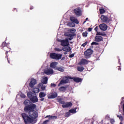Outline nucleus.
I'll return each instance as SVG.
<instances>
[{"label":"nucleus","instance_id":"nucleus-1","mask_svg":"<svg viewBox=\"0 0 124 124\" xmlns=\"http://www.w3.org/2000/svg\"><path fill=\"white\" fill-rule=\"evenodd\" d=\"M21 117L25 124H34L37 122V120L31 118V117L29 116V114L26 113H22L21 114Z\"/></svg>","mask_w":124,"mask_h":124},{"label":"nucleus","instance_id":"nucleus-2","mask_svg":"<svg viewBox=\"0 0 124 124\" xmlns=\"http://www.w3.org/2000/svg\"><path fill=\"white\" fill-rule=\"evenodd\" d=\"M1 47H2V48L4 49V50L5 51V55H6V59H7V61L8 63H10V61H9V60H8V53H10L11 51V49L7 46V44L6 43V42H3L1 45Z\"/></svg>","mask_w":124,"mask_h":124},{"label":"nucleus","instance_id":"nucleus-3","mask_svg":"<svg viewBox=\"0 0 124 124\" xmlns=\"http://www.w3.org/2000/svg\"><path fill=\"white\" fill-rule=\"evenodd\" d=\"M58 102L60 104H62V108H69L70 107H72V103L71 102H66L62 100V98H60L58 99Z\"/></svg>","mask_w":124,"mask_h":124},{"label":"nucleus","instance_id":"nucleus-4","mask_svg":"<svg viewBox=\"0 0 124 124\" xmlns=\"http://www.w3.org/2000/svg\"><path fill=\"white\" fill-rule=\"evenodd\" d=\"M36 108V105L35 104H31V105H28L24 107V111L26 113H31V111H33Z\"/></svg>","mask_w":124,"mask_h":124},{"label":"nucleus","instance_id":"nucleus-5","mask_svg":"<svg viewBox=\"0 0 124 124\" xmlns=\"http://www.w3.org/2000/svg\"><path fill=\"white\" fill-rule=\"evenodd\" d=\"M63 79L60 81V83L58 84V87L60 86H62V85H63V84H68L69 82V79L70 80H72V77L70 76H64Z\"/></svg>","mask_w":124,"mask_h":124},{"label":"nucleus","instance_id":"nucleus-6","mask_svg":"<svg viewBox=\"0 0 124 124\" xmlns=\"http://www.w3.org/2000/svg\"><path fill=\"white\" fill-rule=\"evenodd\" d=\"M27 96L33 103L38 102V98H37V96L34 94H32V93H27Z\"/></svg>","mask_w":124,"mask_h":124},{"label":"nucleus","instance_id":"nucleus-7","mask_svg":"<svg viewBox=\"0 0 124 124\" xmlns=\"http://www.w3.org/2000/svg\"><path fill=\"white\" fill-rule=\"evenodd\" d=\"M49 57L50 59H53V60H61L62 57V54L52 52L50 54Z\"/></svg>","mask_w":124,"mask_h":124},{"label":"nucleus","instance_id":"nucleus-8","mask_svg":"<svg viewBox=\"0 0 124 124\" xmlns=\"http://www.w3.org/2000/svg\"><path fill=\"white\" fill-rule=\"evenodd\" d=\"M100 19L103 23H106V24H109V23L112 21V20L109 18L108 16L103 15L101 16Z\"/></svg>","mask_w":124,"mask_h":124},{"label":"nucleus","instance_id":"nucleus-9","mask_svg":"<svg viewBox=\"0 0 124 124\" xmlns=\"http://www.w3.org/2000/svg\"><path fill=\"white\" fill-rule=\"evenodd\" d=\"M93 52V50L91 48L87 49V50L84 52V57L85 59H90Z\"/></svg>","mask_w":124,"mask_h":124},{"label":"nucleus","instance_id":"nucleus-10","mask_svg":"<svg viewBox=\"0 0 124 124\" xmlns=\"http://www.w3.org/2000/svg\"><path fill=\"white\" fill-rule=\"evenodd\" d=\"M29 115L30 117H31V119H33V120H35V119L38 117V113L34 110L29 112Z\"/></svg>","mask_w":124,"mask_h":124},{"label":"nucleus","instance_id":"nucleus-11","mask_svg":"<svg viewBox=\"0 0 124 124\" xmlns=\"http://www.w3.org/2000/svg\"><path fill=\"white\" fill-rule=\"evenodd\" d=\"M74 12L77 17H80L82 16V10L80 8L75 9Z\"/></svg>","mask_w":124,"mask_h":124},{"label":"nucleus","instance_id":"nucleus-12","mask_svg":"<svg viewBox=\"0 0 124 124\" xmlns=\"http://www.w3.org/2000/svg\"><path fill=\"white\" fill-rule=\"evenodd\" d=\"M58 97V93H57V92H54L52 93L51 95L50 94L47 95V98H48V99L56 98V97Z\"/></svg>","mask_w":124,"mask_h":124},{"label":"nucleus","instance_id":"nucleus-13","mask_svg":"<svg viewBox=\"0 0 124 124\" xmlns=\"http://www.w3.org/2000/svg\"><path fill=\"white\" fill-rule=\"evenodd\" d=\"M61 45L63 46V47H65V46H69V42H68V39L62 40L61 41Z\"/></svg>","mask_w":124,"mask_h":124},{"label":"nucleus","instance_id":"nucleus-14","mask_svg":"<svg viewBox=\"0 0 124 124\" xmlns=\"http://www.w3.org/2000/svg\"><path fill=\"white\" fill-rule=\"evenodd\" d=\"M89 62L90 61L86 60L85 59H82L79 62V64L80 65H87V64H88V63H89Z\"/></svg>","mask_w":124,"mask_h":124},{"label":"nucleus","instance_id":"nucleus-15","mask_svg":"<svg viewBox=\"0 0 124 124\" xmlns=\"http://www.w3.org/2000/svg\"><path fill=\"white\" fill-rule=\"evenodd\" d=\"M34 85H36V80L34 78H32L31 79V81L29 83L30 87L33 88V87H34Z\"/></svg>","mask_w":124,"mask_h":124},{"label":"nucleus","instance_id":"nucleus-16","mask_svg":"<svg viewBox=\"0 0 124 124\" xmlns=\"http://www.w3.org/2000/svg\"><path fill=\"white\" fill-rule=\"evenodd\" d=\"M99 28L101 31H106L107 30L108 27L107 25H106L105 23H103L101 24H100Z\"/></svg>","mask_w":124,"mask_h":124},{"label":"nucleus","instance_id":"nucleus-17","mask_svg":"<svg viewBox=\"0 0 124 124\" xmlns=\"http://www.w3.org/2000/svg\"><path fill=\"white\" fill-rule=\"evenodd\" d=\"M94 41L96 42H100L101 41H103V37L101 36H96L94 37Z\"/></svg>","mask_w":124,"mask_h":124},{"label":"nucleus","instance_id":"nucleus-18","mask_svg":"<svg viewBox=\"0 0 124 124\" xmlns=\"http://www.w3.org/2000/svg\"><path fill=\"white\" fill-rule=\"evenodd\" d=\"M70 20L71 22L75 23V24H79V21H78V19L74 16H70Z\"/></svg>","mask_w":124,"mask_h":124},{"label":"nucleus","instance_id":"nucleus-19","mask_svg":"<svg viewBox=\"0 0 124 124\" xmlns=\"http://www.w3.org/2000/svg\"><path fill=\"white\" fill-rule=\"evenodd\" d=\"M57 65H58L57 62H52L50 63V66L51 68H53L54 69H57Z\"/></svg>","mask_w":124,"mask_h":124},{"label":"nucleus","instance_id":"nucleus-20","mask_svg":"<svg viewBox=\"0 0 124 124\" xmlns=\"http://www.w3.org/2000/svg\"><path fill=\"white\" fill-rule=\"evenodd\" d=\"M72 80H73L76 83H81L82 82V78H72Z\"/></svg>","mask_w":124,"mask_h":124},{"label":"nucleus","instance_id":"nucleus-21","mask_svg":"<svg viewBox=\"0 0 124 124\" xmlns=\"http://www.w3.org/2000/svg\"><path fill=\"white\" fill-rule=\"evenodd\" d=\"M53 73H54V70H53V69H49L46 71V75H50V74H53Z\"/></svg>","mask_w":124,"mask_h":124},{"label":"nucleus","instance_id":"nucleus-22","mask_svg":"<svg viewBox=\"0 0 124 124\" xmlns=\"http://www.w3.org/2000/svg\"><path fill=\"white\" fill-rule=\"evenodd\" d=\"M62 50L64 52H70L71 51V48H70V46H67L66 47H63Z\"/></svg>","mask_w":124,"mask_h":124},{"label":"nucleus","instance_id":"nucleus-23","mask_svg":"<svg viewBox=\"0 0 124 124\" xmlns=\"http://www.w3.org/2000/svg\"><path fill=\"white\" fill-rule=\"evenodd\" d=\"M58 71H60V72H63L64 71V67L61 66V67H56V70Z\"/></svg>","mask_w":124,"mask_h":124},{"label":"nucleus","instance_id":"nucleus-24","mask_svg":"<svg viewBox=\"0 0 124 124\" xmlns=\"http://www.w3.org/2000/svg\"><path fill=\"white\" fill-rule=\"evenodd\" d=\"M67 88V87L62 86L60 88H59V90L60 92H62L63 93H64V92L66 91Z\"/></svg>","mask_w":124,"mask_h":124},{"label":"nucleus","instance_id":"nucleus-25","mask_svg":"<svg viewBox=\"0 0 124 124\" xmlns=\"http://www.w3.org/2000/svg\"><path fill=\"white\" fill-rule=\"evenodd\" d=\"M39 96L40 98H42L43 97H45L46 96V93L44 92H40L39 94Z\"/></svg>","mask_w":124,"mask_h":124},{"label":"nucleus","instance_id":"nucleus-26","mask_svg":"<svg viewBox=\"0 0 124 124\" xmlns=\"http://www.w3.org/2000/svg\"><path fill=\"white\" fill-rule=\"evenodd\" d=\"M96 35H102V36H105V35H106V34L105 33L97 31Z\"/></svg>","mask_w":124,"mask_h":124},{"label":"nucleus","instance_id":"nucleus-27","mask_svg":"<svg viewBox=\"0 0 124 124\" xmlns=\"http://www.w3.org/2000/svg\"><path fill=\"white\" fill-rule=\"evenodd\" d=\"M57 119H58L57 116H50V117L48 118L49 121H50V120H57Z\"/></svg>","mask_w":124,"mask_h":124},{"label":"nucleus","instance_id":"nucleus-28","mask_svg":"<svg viewBox=\"0 0 124 124\" xmlns=\"http://www.w3.org/2000/svg\"><path fill=\"white\" fill-rule=\"evenodd\" d=\"M84 68V67L81 66L79 67H78V71H79L80 72H82V71H83Z\"/></svg>","mask_w":124,"mask_h":124},{"label":"nucleus","instance_id":"nucleus-29","mask_svg":"<svg viewBox=\"0 0 124 124\" xmlns=\"http://www.w3.org/2000/svg\"><path fill=\"white\" fill-rule=\"evenodd\" d=\"M47 82H48V78L45 77V78H44V80L43 81V84H45V85H46V84H47Z\"/></svg>","mask_w":124,"mask_h":124},{"label":"nucleus","instance_id":"nucleus-30","mask_svg":"<svg viewBox=\"0 0 124 124\" xmlns=\"http://www.w3.org/2000/svg\"><path fill=\"white\" fill-rule=\"evenodd\" d=\"M100 14H104L105 13L106 11L104 8H101L99 9Z\"/></svg>","mask_w":124,"mask_h":124},{"label":"nucleus","instance_id":"nucleus-31","mask_svg":"<svg viewBox=\"0 0 124 124\" xmlns=\"http://www.w3.org/2000/svg\"><path fill=\"white\" fill-rule=\"evenodd\" d=\"M69 112H70V113H72V114H75V113H76V109L74 108V109H70L69 110Z\"/></svg>","mask_w":124,"mask_h":124},{"label":"nucleus","instance_id":"nucleus-32","mask_svg":"<svg viewBox=\"0 0 124 124\" xmlns=\"http://www.w3.org/2000/svg\"><path fill=\"white\" fill-rule=\"evenodd\" d=\"M75 31H76V30L74 28L70 30V32H71V33H72L73 34H74V33H75Z\"/></svg>","mask_w":124,"mask_h":124},{"label":"nucleus","instance_id":"nucleus-33","mask_svg":"<svg viewBox=\"0 0 124 124\" xmlns=\"http://www.w3.org/2000/svg\"><path fill=\"white\" fill-rule=\"evenodd\" d=\"M39 86H42L41 87V89L43 90H44L46 89V86L45 85H42V84H39Z\"/></svg>","mask_w":124,"mask_h":124},{"label":"nucleus","instance_id":"nucleus-34","mask_svg":"<svg viewBox=\"0 0 124 124\" xmlns=\"http://www.w3.org/2000/svg\"><path fill=\"white\" fill-rule=\"evenodd\" d=\"M67 36H68L69 37H72L73 36H76V34L74 33V34H68Z\"/></svg>","mask_w":124,"mask_h":124},{"label":"nucleus","instance_id":"nucleus-35","mask_svg":"<svg viewBox=\"0 0 124 124\" xmlns=\"http://www.w3.org/2000/svg\"><path fill=\"white\" fill-rule=\"evenodd\" d=\"M69 116H70V112L69 111L65 113V117H66V118H68Z\"/></svg>","mask_w":124,"mask_h":124},{"label":"nucleus","instance_id":"nucleus-36","mask_svg":"<svg viewBox=\"0 0 124 124\" xmlns=\"http://www.w3.org/2000/svg\"><path fill=\"white\" fill-rule=\"evenodd\" d=\"M110 123L111 124H114L115 123V119H109Z\"/></svg>","mask_w":124,"mask_h":124},{"label":"nucleus","instance_id":"nucleus-37","mask_svg":"<svg viewBox=\"0 0 124 124\" xmlns=\"http://www.w3.org/2000/svg\"><path fill=\"white\" fill-rule=\"evenodd\" d=\"M55 50L57 52H62V49H60L59 48H55Z\"/></svg>","mask_w":124,"mask_h":124},{"label":"nucleus","instance_id":"nucleus-38","mask_svg":"<svg viewBox=\"0 0 124 124\" xmlns=\"http://www.w3.org/2000/svg\"><path fill=\"white\" fill-rule=\"evenodd\" d=\"M82 35L85 37H87L88 36V32L85 31V32H83Z\"/></svg>","mask_w":124,"mask_h":124},{"label":"nucleus","instance_id":"nucleus-39","mask_svg":"<svg viewBox=\"0 0 124 124\" xmlns=\"http://www.w3.org/2000/svg\"><path fill=\"white\" fill-rule=\"evenodd\" d=\"M49 122H50V120H46L44 121L42 124H47V123H49Z\"/></svg>","mask_w":124,"mask_h":124},{"label":"nucleus","instance_id":"nucleus-40","mask_svg":"<svg viewBox=\"0 0 124 124\" xmlns=\"http://www.w3.org/2000/svg\"><path fill=\"white\" fill-rule=\"evenodd\" d=\"M99 44L98 43L95 42H93L91 44V45H99Z\"/></svg>","mask_w":124,"mask_h":124},{"label":"nucleus","instance_id":"nucleus-41","mask_svg":"<svg viewBox=\"0 0 124 124\" xmlns=\"http://www.w3.org/2000/svg\"><path fill=\"white\" fill-rule=\"evenodd\" d=\"M29 104V100H25L24 102V105H28V104Z\"/></svg>","mask_w":124,"mask_h":124},{"label":"nucleus","instance_id":"nucleus-42","mask_svg":"<svg viewBox=\"0 0 124 124\" xmlns=\"http://www.w3.org/2000/svg\"><path fill=\"white\" fill-rule=\"evenodd\" d=\"M87 44H88V42L87 41L85 42L84 43L82 44L81 46H82V47H85V46H86V45H87Z\"/></svg>","mask_w":124,"mask_h":124},{"label":"nucleus","instance_id":"nucleus-43","mask_svg":"<svg viewBox=\"0 0 124 124\" xmlns=\"http://www.w3.org/2000/svg\"><path fill=\"white\" fill-rule=\"evenodd\" d=\"M75 55V54L73 53V54L69 55V58H73V57H74Z\"/></svg>","mask_w":124,"mask_h":124},{"label":"nucleus","instance_id":"nucleus-44","mask_svg":"<svg viewBox=\"0 0 124 124\" xmlns=\"http://www.w3.org/2000/svg\"><path fill=\"white\" fill-rule=\"evenodd\" d=\"M50 86H51V87H53L54 88H55V87H56V86H57V85H56L54 83H51Z\"/></svg>","mask_w":124,"mask_h":124},{"label":"nucleus","instance_id":"nucleus-45","mask_svg":"<svg viewBox=\"0 0 124 124\" xmlns=\"http://www.w3.org/2000/svg\"><path fill=\"white\" fill-rule=\"evenodd\" d=\"M98 30V28L97 27H96L95 28H94V31H96V32H97V31Z\"/></svg>","mask_w":124,"mask_h":124},{"label":"nucleus","instance_id":"nucleus-46","mask_svg":"<svg viewBox=\"0 0 124 124\" xmlns=\"http://www.w3.org/2000/svg\"><path fill=\"white\" fill-rule=\"evenodd\" d=\"M92 30H93V28H88V31H92Z\"/></svg>","mask_w":124,"mask_h":124},{"label":"nucleus","instance_id":"nucleus-47","mask_svg":"<svg viewBox=\"0 0 124 124\" xmlns=\"http://www.w3.org/2000/svg\"><path fill=\"white\" fill-rule=\"evenodd\" d=\"M30 10H32V9H33V6H31L30 7Z\"/></svg>","mask_w":124,"mask_h":124},{"label":"nucleus","instance_id":"nucleus-48","mask_svg":"<svg viewBox=\"0 0 124 124\" xmlns=\"http://www.w3.org/2000/svg\"><path fill=\"white\" fill-rule=\"evenodd\" d=\"M73 38V37H70L68 38L69 40H72V39Z\"/></svg>","mask_w":124,"mask_h":124},{"label":"nucleus","instance_id":"nucleus-49","mask_svg":"<svg viewBox=\"0 0 124 124\" xmlns=\"http://www.w3.org/2000/svg\"><path fill=\"white\" fill-rule=\"evenodd\" d=\"M40 101H44V98H41Z\"/></svg>","mask_w":124,"mask_h":124},{"label":"nucleus","instance_id":"nucleus-50","mask_svg":"<svg viewBox=\"0 0 124 124\" xmlns=\"http://www.w3.org/2000/svg\"><path fill=\"white\" fill-rule=\"evenodd\" d=\"M123 112H124L123 115H124V103H123Z\"/></svg>","mask_w":124,"mask_h":124},{"label":"nucleus","instance_id":"nucleus-51","mask_svg":"<svg viewBox=\"0 0 124 124\" xmlns=\"http://www.w3.org/2000/svg\"><path fill=\"white\" fill-rule=\"evenodd\" d=\"M50 117V115H47L45 117L46 119L47 118H49Z\"/></svg>","mask_w":124,"mask_h":124},{"label":"nucleus","instance_id":"nucleus-52","mask_svg":"<svg viewBox=\"0 0 124 124\" xmlns=\"http://www.w3.org/2000/svg\"><path fill=\"white\" fill-rule=\"evenodd\" d=\"M21 97H23V98H25V97H26V95H25V94H23V95H22Z\"/></svg>","mask_w":124,"mask_h":124},{"label":"nucleus","instance_id":"nucleus-53","mask_svg":"<svg viewBox=\"0 0 124 124\" xmlns=\"http://www.w3.org/2000/svg\"><path fill=\"white\" fill-rule=\"evenodd\" d=\"M117 68H118V70H121V67H117Z\"/></svg>","mask_w":124,"mask_h":124},{"label":"nucleus","instance_id":"nucleus-54","mask_svg":"<svg viewBox=\"0 0 124 124\" xmlns=\"http://www.w3.org/2000/svg\"><path fill=\"white\" fill-rule=\"evenodd\" d=\"M15 10H16V11H17V9L16 8H14L13 11H15Z\"/></svg>","mask_w":124,"mask_h":124},{"label":"nucleus","instance_id":"nucleus-55","mask_svg":"<svg viewBox=\"0 0 124 124\" xmlns=\"http://www.w3.org/2000/svg\"><path fill=\"white\" fill-rule=\"evenodd\" d=\"M124 100H122L121 102V104H123V103H124Z\"/></svg>","mask_w":124,"mask_h":124},{"label":"nucleus","instance_id":"nucleus-56","mask_svg":"<svg viewBox=\"0 0 124 124\" xmlns=\"http://www.w3.org/2000/svg\"><path fill=\"white\" fill-rule=\"evenodd\" d=\"M65 59V57H63V58L62 59V60H64Z\"/></svg>","mask_w":124,"mask_h":124},{"label":"nucleus","instance_id":"nucleus-57","mask_svg":"<svg viewBox=\"0 0 124 124\" xmlns=\"http://www.w3.org/2000/svg\"><path fill=\"white\" fill-rule=\"evenodd\" d=\"M85 20L86 21H88V20H89V18L87 17Z\"/></svg>","mask_w":124,"mask_h":124},{"label":"nucleus","instance_id":"nucleus-58","mask_svg":"<svg viewBox=\"0 0 124 124\" xmlns=\"http://www.w3.org/2000/svg\"><path fill=\"white\" fill-rule=\"evenodd\" d=\"M107 117H108V118H110V116L108 115H107Z\"/></svg>","mask_w":124,"mask_h":124},{"label":"nucleus","instance_id":"nucleus-59","mask_svg":"<svg viewBox=\"0 0 124 124\" xmlns=\"http://www.w3.org/2000/svg\"><path fill=\"white\" fill-rule=\"evenodd\" d=\"M86 22H87L86 20L84 21L83 22V24H85V23H86Z\"/></svg>","mask_w":124,"mask_h":124},{"label":"nucleus","instance_id":"nucleus-60","mask_svg":"<svg viewBox=\"0 0 124 124\" xmlns=\"http://www.w3.org/2000/svg\"><path fill=\"white\" fill-rule=\"evenodd\" d=\"M67 54V53H66V52H64V55H66Z\"/></svg>","mask_w":124,"mask_h":124}]
</instances>
